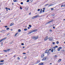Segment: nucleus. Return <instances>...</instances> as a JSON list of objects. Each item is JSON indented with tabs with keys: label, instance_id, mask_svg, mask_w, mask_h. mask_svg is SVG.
Listing matches in <instances>:
<instances>
[{
	"label": "nucleus",
	"instance_id": "f257e3e1",
	"mask_svg": "<svg viewBox=\"0 0 65 65\" xmlns=\"http://www.w3.org/2000/svg\"><path fill=\"white\" fill-rule=\"evenodd\" d=\"M37 31V29H35L34 30H32L31 31L29 32L28 33L29 34H31V33H33V32H36V31Z\"/></svg>",
	"mask_w": 65,
	"mask_h": 65
},
{
	"label": "nucleus",
	"instance_id": "f03ea898",
	"mask_svg": "<svg viewBox=\"0 0 65 65\" xmlns=\"http://www.w3.org/2000/svg\"><path fill=\"white\" fill-rule=\"evenodd\" d=\"M39 17V15H36L35 16L33 17L32 18V19H35V18H38V17Z\"/></svg>",
	"mask_w": 65,
	"mask_h": 65
},
{
	"label": "nucleus",
	"instance_id": "7ed1b4c3",
	"mask_svg": "<svg viewBox=\"0 0 65 65\" xmlns=\"http://www.w3.org/2000/svg\"><path fill=\"white\" fill-rule=\"evenodd\" d=\"M53 21V20H52V21H50L47 22L46 24H50V23H51V22H52Z\"/></svg>",
	"mask_w": 65,
	"mask_h": 65
},
{
	"label": "nucleus",
	"instance_id": "20e7f679",
	"mask_svg": "<svg viewBox=\"0 0 65 65\" xmlns=\"http://www.w3.org/2000/svg\"><path fill=\"white\" fill-rule=\"evenodd\" d=\"M6 31V30H3L1 31V32L2 33H4Z\"/></svg>",
	"mask_w": 65,
	"mask_h": 65
},
{
	"label": "nucleus",
	"instance_id": "39448f33",
	"mask_svg": "<svg viewBox=\"0 0 65 65\" xmlns=\"http://www.w3.org/2000/svg\"><path fill=\"white\" fill-rule=\"evenodd\" d=\"M49 39L50 40H53V38L52 37H50L49 38Z\"/></svg>",
	"mask_w": 65,
	"mask_h": 65
},
{
	"label": "nucleus",
	"instance_id": "423d86ee",
	"mask_svg": "<svg viewBox=\"0 0 65 65\" xmlns=\"http://www.w3.org/2000/svg\"><path fill=\"white\" fill-rule=\"evenodd\" d=\"M47 39H48V37H46L44 39V40H45V41H46V40H47Z\"/></svg>",
	"mask_w": 65,
	"mask_h": 65
},
{
	"label": "nucleus",
	"instance_id": "0eeeda50",
	"mask_svg": "<svg viewBox=\"0 0 65 65\" xmlns=\"http://www.w3.org/2000/svg\"><path fill=\"white\" fill-rule=\"evenodd\" d=\"M46 59V58L44 57L42 59V61H45Z\"/></svg>",
	"mask_w": 65,
	"mask_h": 65
},
{
	"label": "nucleus",
	"instance_id": "6e6552de",
	"mask_svg": "<svg viewBox=\"0 0 65 65\" xmlns=\"http://www.w3.org/2000/svg\"><path fill=\"white\" fill-rule=\"evenodd\" d=\"M44 57V54H43L41 56V58H43Z\"/></svg>",
	"mask_w": 65,
	"mask_h": 65
},
{
	"label": "nucleus",
	"instance_id": "1a4fd4ad",
	"mask_svg": "<svg viewBox=\"0 0 65 65\" xmlns=\"http://www.w3.org/2000/svg\"><path fill=\"white\" fill-rule=\"evenodd\" d=\"M49 52V51L48 50H46L45 52V53H47Z\"/></svg>",
	"mask_w": 65,
	"mask_h": 65
},
{
	"label": "nucleus",
	"instance_id": "9d476101",
	"mask_svg": "<svg viewBox=\"0 0 65 65\" xmlns=\"http://www.w3.org/2000/svg\"><path fill=\"white\" fill-rule=\"evenodd\" d=\"M5 39H6V38H5L3 39H2L1 40V41L2 42V41H3V40H5Z\"/></svg>",
	"mask_w": 65,
	"mask_h": 65
},
{
	"label": "nucleus",
	"instance_id": "9b49d317",
	"mask_svg": "<svg viewBox=\"0 0 65 65\" xmlns=\"http://www.w3.org/2000/svg\"><path fill=\"white\" fill-rule=\"evenodd\" d=\"M5 39H6V38H5L3 39H2L1 40V41L2 42V41H3V40H5Z\"/></svg>",
	"mask_w": 65,
	"mask_h": 65
},
{
	"label": "nucleus",
	"instance_id": "f8f14e48",
	"mask_svg": "<svg viewBox=\"0 0 65 65\" xmlns=\"http://www.w3.org/2000/svg\"><path fill=\"white\" fill-rule=\"evenodd\" d=\"M42 9H41L40 11L39 12V13H42Z\"/></svg>",
	"mask_w": 65,
	"mask_h": 65
},
{
	"label": "nucleus",
	"instance_id": "ddd939ff",
	"mask_svg": "<svg viewBox=\"0 0 65 65\" xmlns=\"http://www.w3.org/2000/svg\"><path fill=\"white\" fill-rule=\"evenodd\" d=\"M38 36L35 37V39L36 40V39H38Z\"/></svg>",
	"mask_w": 65,
	"mask_h": 65
},
{
	"label": "nucleus",
	"instance_id": "4468645a",
	"mask_svg": "<svg viewBox=\"0 0 65 65\" xmlns=\"http://www.w3.org/2000/svg\"><path fill=\"white\" fill-rule=\"evenodd\" d=\"M61 60L62 59H59V60L58 61V62H61Z\"/></svg>",
	"mask_w": 65,
	"mask_h": 65
},
{
	"label": "nucleus",
	"instance_id": "2eb2a0df",
	"mask_svg": "<svg viewBox=\"0 0 65 65\" xmlns=\"http://www.w3.org/2000/svg\"><path fill=\"white\" fill-rule=\"evenodd\" d=\"M54 4L52 5V4H50L48 6V7H50V6H52L53 5H54Z\"/></svg>",
	"mask_w": 65,
	"mask_h": 65
},
{
	"label": "nucleus",
	"instance_id": "dca6fc26",
	"mask_svg": "<svg viewBox=\"0 0 65 65\" xmlns=\"http://www.w3.org/2000/svg\"><path fill=\"white\" fill-rule=\"evenodd\" d=\"M65 7V4L61 5V7Z\"/></svg>",
	"mask_w": 65,
	"mask_h": 65
},
{
	"label": "nucleus",
	"instance_id": "f3484780",
	"mask_svg": "<svg viewBox=\"0 0 65 65\" xmlns=\"http://www.w3.org/2000/svg\"><path fill=\"white\" fill-rule=\"evenodd\" d=\"M51 49L52 50L51 51V52H53V51H55L54 49H53V48H51Z\"/></svg>",
	"mask_w": 65,
	"mask_h": 65
},
{
	"label": "nucleus",
	"instance_id": "a211bd4d",
	"mask_svg": "<svg viewBox=\"0 0 65 65\" xmlns=\"http://www.w3.org/2000/svg\"><path fill=\"white\" fill-rule=\"evenodd\" d=\"M52 48H53V50H54H54H55V48H56V47H52Z\"/></svg>",
	"mask_w": 65,
	"mask_h": 65
},
{
	"label": "nucleus",
	"instance_id": "6ab92c4d",
	"mask_svg": "<svg viewBox=\"0 0 65 65\" xmlns=\"http://www.w3.org/2000/svg\"><path fill=\"white\" fill-rule=\"evenodd\" d=\"M18 31L19 32H20L21 31V30L20 29H19L18 30Z\"/></svg>",
	"mask_w": 65,
	"mask_h": 65
},
{
	"label": "nucleus",
	"instance_id": "aec40b11",
	"mask_svg": "<svg viewBox=\"0 0 65 65\" xmlns=\"http://www.w3.org/2000/svg\"><path fill=\"white\" fill-rule=\"evenodd\" d=\"M4 60H1L0 61V62H4Z\"/></svg>",
	"mask_w": 65,
	"mask_h": 65
},
{
	"label": "nucleus",
	"instance_id": "412c9836",
	"mask_svg": "<svg viewBox=\"0 0 65 65\" xmlns=\"http://www.w3.org/2000/svg\"><path fill=\"white\" fill-rule=\"evenodd\" d=\"M57 50H58V52H59V51H60V50L59 48L57 49Z\"/></svg>",
	"mask_w": 65,
	"mask_h": 65
},
{
	"label": "nucleus",
	"instance_id": "4be33fe9",
	"mask_svg": "<svg viewBox=\"0 0 65 65\" xmlns=\"http://www.w3.org/2000/svg\"><path fill=\"white\" fill-rule=\"evenodd\" d=\"M9 28L8 27L6 28L7 30H9Z\"/></svg>",
	"mask_w": 65,
	"mask_h": 65
},
{
	"label": "nucleus",
	"instance_id": "5701e85b",
	"mask_svg": "<svg viewBox=\"0 0 65 65\" xmlns=\"http://www.w3.org/2000/svg\"><path fill=\"white\" fill-rule=\"evenodd\" d=\"M10 49H7V51H10Z\"/></svg>",
	"mask_w": 65,
	"mask_h": 65
},
{
	"label": "nucleus",
	"instance_id": "b1692460",
	"mask_svg": "<svg viewBox=\"0 0 65 65\" xmlns=\"http://www.w3.org/2000/svg\"><path fill=\"white\" fill-rule=\"evenodd\" d=\"M48 5H49L48 4H46L45 5V6H46Z\"/></svg>",
	"mask_w": 65,
	"mask_h": 65
},
{
	"label": "nucleus",
	"instance_id": "393cba45",
	"mask_svg": "<svg viewBox=\"0 0 65 65\" xmlns=\"http://www.w3.org/2000/svg\"><path fill=\"white\" fill-rule=\"evenodd\" d=\"M13 1H14V2H17V0H13Z\"/></svg>",
	"mask_w": 65,
	"mask_h": 65
},
{
	"label": "nucleus",
	"instance_id": "a878e982",
	"mask_svg": "<svg viewBox=\"0 0 65 65\" xmlns=\"http://www.w3.org/2000/svg\"><path fill=\"white\" fill-rule=\"evenodd\" d=\"M29 27H30V28L31 27H32V26H31V25H29Z\"/></svg>",
	"mask_w": 65,
	"mask_h": 65
},
{
	"label": "nucleus",
	"instance_id": "bb28decb",
	"mask_svg": "<svg viewBox=\"0 0 65 65\" xmlns=\"http://www.w3.org/2000/svg\"><path fill=\"white\" fill-rule=\"evenodd\" d=\"M35 37L34 36V37H33L32 38H33L34 39H35Z\"/></svg>",
	"mask_w": 65,
	"mask_h": 65
},
{
	"label": "nucleus",
	"instance_id": "cd10ccee",
	"mask_svg": "<svg viewBox=\"0 0 65 65\" xmlns=\"http://www.w3.org/2000/svg\"><path fill=\"white\" fill-rule=\"evenodd\" d=\"M27 28H25L24 29V31H27Z\"/></svg>",
	"mask_w": 65,
	"mask_h": 65
},
{
	"label": "nucleus",
	"instance_id": "c85d7f7f",
	"mask_svg": "<svg viewBox=\"0 0 65 65\" xmlns=\"http://www.w3.org/2000/svg\"><path fill=\"white\" fill-rule=\"evenodd\" d=\"M25 9L26 10H28V8L26 7V8H25Z\"/></svg>",
	"mask_w": 65,
	"mask_h": 65
},
{
	"label": "nucleus",
	"instance_id": "c756f323",
	"mask_svg": "<svg viewBox=\"0 0 65 65\" xmlns=\"http://www.w3.org/2000/svg\"><path fill=\"white\" fill-rule=\"evenodd\" d=\"M40 62V61L39 60H38L37 61V63H39Z\"/></svg>",
	"mask_w": 65,
	"mask_h": 65
},
{
	"label": "nucleus",
	"instance_id": "7c9ffc66",
	"mask_svg": "<svg viewBox=\"0 0 65 65\" xmlns=\"http://www.w3.org/2000/svg\"><path fill=\"white\" fill-rule=\"evenodd\" d=\"M55 43H56L54 42H52L53 44H55Z\"/></svg>",
	"mask_w": 65,
	"mask_h": 65
},
{
	"label": "nucleus",
	"instance_id": "2f4dec72",
	"mask_svg": "<svg viewBox=\"0 0 65 65\" xmlns=\"http://www.w3.org/2000/svg\"><path fill=\"white\" fill-rule=\"evenodd\" d=\"M59 43V41H57L56 42V43L57 44H58Z\"/></svg>",
	"mask_w": 65,
	"mask_h": 65
},
{
	"label": "nucleus",
	"instance_id": "473e14b6",
	"mask_svg": "<svg viewBox=\"0 0 65 65\" xmlns=\"http://www.w3.org/2000/svg\"><path fill=\"white\" fill-rule=\"evenodd\" d=\"M59 49H61L62 48L61 47H59Z\"/></svg>",
	"mask_w": 65,
	"mask_h": 65
},
{
	"label": "nucleus",
	"instance_id": "72a5a7b5",
	"mask_svg": "<svg viewBox=\"0 0 65 65\" xmlns=\"http://www.w3.org/2000/svg\"><path fill=\"white\" fill-rule=\"evenodd\" d=\"M29 1H29V0H27V2H29Z\"/></svg>",
	"mask_w": 65,
	"mask_h": 65
},
{
	"label": "nucleus",
	"instance_id": "f704fd0d",
	"mask_svg": "<svg viewBox=\"0 0 65 65\" xmlns=\"http://www.w3.org/2000/svg\"><path fill=\"white\" fill-rule=\"evenodd\" d=\"M51 9L52 10H54V8H51Z\"/></svg>",
	"mask_w": 65,
	"mask_h": 65
},
{
	"label": "nucleus",
	"instance_id": "c9c22d12",
	"mask_svg": "<svg viewBox=\"0 0 65 65\" xmlns=\"http://www.w3.org/2000/svg\"><path fill=\"white\" fill-rule=\"evenodd\" d=\"M21 45H24V43H22Z\"/></svg>",
	"mask_w": 65,
	"mask_h": 65
},
{
	"label": "nucleus",
	"instance_id": "e433bc0d",
	"mask_svg": "<svg viewBox=\"0 0 65 65\" xmlns=\"http://www.w3.org/2000/svg\"><path fill=\"white\" fill-rule=\"evenodd\" d=\"M55 58H57V56L56 55H55Z\"/></svg>",
	"mask_w": 65,
	"mask_h": 65
},
{
	"label": "nucleus",
	"instance_id": "4c0bfd02",
	"mask_svg": "<svg viewBox=\"0 0 65 65\" xmlns=\"http://www.w3.org/2000/svg\"><path fill=\"white\" fill-rule=\"evenodd\" d=\"M4 51L5 52H7V50H4Z\"/></svg>",
	"mask_w": 65,
	"mask_h": 65
},
{
	"label": "nucleus",
	"instance_id": "58836bf2",
	"mask_svg": "<svg viewBox=\"0 0 65 65\" xmlns=\"http://www.w3.org/2000/svg\"><path fill=\"white\" fill-rule=\"evenodd\" d=\"M20 58L19 57H18V60H20Z\"/></svg>",
	"mask_w": 65,
	"mask_h": 65
},
{
	"label": "nucleus",
	"instance_id": "ea45409f",
	"mask_svg": "<svg viewBox=\"0 0 65 65\" xmlns=\"http://www.w3.org/2000/svg\"><path fill=\"white\" fill-rule=\"evenodd\" d=\"M40 9H38V11H40Z\"/></svg>",
	"mask_w": 65,
	"mask_h": 65
},
{
	"label": "nucleus",
	"instance_id": "a19ab883",
	"mask_svg": "<svg viewBox=\"0 0 65 65\" xmlns=\"http://www.w3.org/2000/svg\"><path fill=\"white\" fill-rule=\"evenodd\" d=\"M18 34V33H16L15 34V36H17V35Z\"/></svg>",
	"mask_w": 65,
	"mask_h": 65
},
{
	"label": "nucleus",
	"instance_id": "79ce46f5",
	"mask_svg": "<svg viewBox=\"0 0 65 65\" xmlns=\"http://www.w3.org/2000/svg\"><path fill=\"white\" fill-rule=\"evenodd\" d=\"M3 64L1 63H0V65H3Z\"/></svg>",
	"mask_w": 65,
	"mask_h": 65
},
{
	"label": "nucleus",
	"instance_id": "37998d69",
	"mask_svg": "<svg viewBox=\"0 0 65 65\" xmlns=\"http://www.w3.org/2000/svg\"><path fill=\"white\" fill-rule=\"evenodd\" d=\"M43 10H45V8H43Z\"/></svg>",
	"mask_w": 65,
	"mask_h": 65
},
{
	"label": "nucleus",
	"instance_id": "c03bdc74",
	"mask_svg": "<svg viewBox=\"0 0 65 65\" xmlns=\"http://www.w3.org/2000/svg\"><path fill=\"white\" fill-rule=\"evenodd\" d=\"M4 27H5V28H7L8 26H4Z\"/></svg>",
	"mask_w": 65,
	"mask_h": 65
},
{
	"label": "nucleus",
	"instance_id": "a18cd8bd",
	"mask_svg": "<svg viewBox=\"0 0 65 65\" xmlns=\"http://www.w3.org/2000/svg\"><path fill=\"white\" fill-rule=\"evenodd\" d=\"M12 25H13V24H12V23H11V24L10 25V26H12Z\"/></svg>",
	"mask_w": 65,
	"mask_h": 65
},
{
	"label": "nucleus",
	"instance_id": "49530a36",
	"mask_svg": "<svg viewBox=\"0 0 65 65\" xmlns=\"http://www.w3.org/2000/svg\"><path fill=\"white\" fill-rule=\"evenodd\" d=\"M50 32H52V29H50Z\"/></svg>",
	"mask_w": 65,
	"mask_h": 65
},
{
	"label": "nucleus",
	"instance_id": "de8ad7c7",
	"mask_svg": "<svg viewBox=\"0 0 65 65\" xmlns=\"http://www.w3.org/2000/svg\"><path fill=\"white\" fill-rule=\"evenodd\" d=\"M21 4H23V2H21Z\"/></svg>",
	"mask_w": 65,
	"mask_h": 65
},
{
	"label": "nucleus",
	"instance_id": "09e8293b",
	"mask_svg": "<svg viewBox=\"0 0 65 65\" xmlns=\"http://www.w3.org/2000/svg\"><path fill=\"white\" fill-rule=\"evenodd\" d=\"M20 9H22V8H21V7H20Z\"/></svg>",
	"mask_w": 65,
	"mask_h": 65
},
{
	"label": "nucleus",
	"instance_id": "8fccbe9b",
	"mask_svg": "<svg viewBox=\"0 0 65 65\" xmlns=\"http://www.w3.org/2000/svg\"><path fill=\"white\" fill-rule=\"evenodd\" d=\"M45 11H44V10H42V12H44Z\"/></svg>",
	"mask_w": 65,
	"mask_h": 65
},
{
	"label": "nucleus",
	"instance_id": "3c124183",
	"mask_svg": "<svg viewBox=\"0 0 65 65\" xmlns=\"http://www.w3.org/2000/svg\"><path fill=\"white\" fill-rule=\"evenodd\" d=\"M27 58L26 57H24V59H26V58Z\"/></svg>",
	"mask_w": 65,
	"mask_h": 65
},
{
	"label": "nucleus",
	"instance_id": "603ef678",
	"mask_svg": "<svg viewBox=\"0 0 65 65\" xmlns=\"http://www.w3.org/2000/svg\"><path fill=\"white\" fill-rule=\"evenodd\" d=\"M16 56L15 55H14L13 56V57H15Z\"/></svg>",
	"mask_w": 65,
	"mask_h": 65
},
{
	"label": "nucleus",
	"instance_id": "864d4df0",
	"mask_svg": "<svg viewBox=\"0 0 65 65\" xmlns=\"http://www.w3.org/2000/svg\"><path fill=\"white\" fill-rule=\"evenodd\" d=\"M53 29H55V27L54 26L53 27Z\"/></svg>",
	"mask_w": 65,
	"mask_h": 65
},
{
	"label": "nucleus",
	"instance_id": "5fc2aeb1",
	"mask_svg": "<svg viewBox=\"0 0 65 65\" xmlns=\"http://www.w3.org/2000/svg\"><path fill=\"white\" fill-rule=\"evenodd\" d=\"M6 9H8V8H7V7H6Z\"/></svg>",
	"mask_w": 65,
	"mask_h": 65
},
{
	"label": "nucleus",
	"instance_id": "6e6d98bb",
	"mask_svg": "<svg viewBox=\"0 0 65 65\" xmlns=\"http://www.w3.org/2000/svg\"><path fill=\"white\" fill-rule=\"evenodd\" d=\"M55 47H58V46H56Z\"/></svg>",
	"mask_w": 65,
	"mask_h": 65
},
{
	"label": "nucleus",
	"instance_id": "4d7b16f0",
	"mask_svg": "<svg viewBox=\"0 0 65 65\" xmlns=\"http://www.w3.org/2000/svg\"><path fill=\"white\" fill-rule=\"evenodd\" d=\"M28 29H30V27H28Z\"/></svg>",
	"mask_w": 65,
	"mask_h": 65
},
{
	"label": "nucleus",
	"instance_id": "13d9d810",
	"mask_svg": "<svg viewBox=\"0 0 65 65\" xmlns=\"http://www.w3.org/2000/svg\"><path fill=\"white\" fill-rule=\"evenodd\" d=\"M8 10H10V9L9 8H8Z\"/></svg>",
	"mask_w": 65,
	"mask_h": 65
},
{
	"label": "nucleus",
	"instance_id": "bf43d9fd",
	"mask_svg": "<svg viewBox=\"0 0 65 65\" xmlns=\"http://www.w3.org/2000/svg\"><path fill=\"white\" fill-rule=\"evenodd\" d=\"M31 14V12L29 13V14Z\"/></svg>",
	"mask_w": 65,
	"mask_h": 65
},
{
	"label": "nucleus",
	"instance_id": "052dcab7",
	"mask_svg": "<svg viewBox=\"0 0 65 65\" xmlns=\"http://www.w3.org/2000/svg\"><path fill=\"white\" fill-rule=\"evenodd\" d=\"M1 44H2H2H3V43L2 42V43H1Z\"/></svg>",
	"mask_w": 65,
	"mask_h": 65
},
{
	"label": "nucleus",
	"instance_id": "680f3d73",
	"mask_svg": "<svg viewBox=\"0 0 65 65\" xmlns=\"http://www.w3.org/2000/svg\"><path fill=\"white\" fill-rule=\"evenodd\" d=\"M23 54H26V53H23Z\"/></svg>",
	"mask_w": 65,
	"mask_h": 65
},
{
	"label": "nucleus",
	"instance_id": "e2e57ef3",
	"mask_svg": "<svg viewBox=\"0 0 65 65\" xmlns=\"http://www.w3.org/2000/svg\"><path fill=\"white\" fill-rule=\"evenodd\" d=\"M49 51H51V49H49Z\"/></svg>",
	"mask_w": 65,
	"mask_h": 65
},
{
	"label": "nucleus",
	"instance_id": "0e129e2a",
	"mask_svg": "<svg viewBox=\"0 0 65 65\" xmlns=\"http://www.w3.org/2000/svg\"><path fill=\"white\" fill-rule=\"evenodd\" d=\"M25 48V47H23V48Z\"/></svg>",
	"mask_w": 65,
	"mask_h": 65
},
{
	"label": "nucleus",
	"instance_id": "69168bd1",
	"mask_svg": "<svg viewBox=\"0 0 65 65\" xmlns=\"http://www.w3.org/2000/svg\"><path fill=\"white\" fill-rule=\"evenodd\" d=\"M12 24L13 25V23H12Z\"/></svg>",
	"mask_w": 65,
	"mask_h": 65
},
{
	"label": "nucleus",
	"instance_id": "338daca9",
	"mask_svg": "<svg viewBox=\"0 0 65 65\" xmlns=\"http://www.w3.org/2000/svg\"><path fill=\"white\" fill-rule=\"evenodd\" d=\"M50 64L51 65V64H52V63H50Z\"/></svg>",
	"mask_w": 65,
	"mask_h": 65
},
{
	"label": "nucleus",
	"instance_id": "774afa93",
	"mask_svg": "<svg viewBox=\"0 0 65 65\" xmlns=\"http://www.w3.org/2000/svg\"><path fill=\"white\" fill-rule=\"evenodd\" d=\"M1 40L0 41V42H1Z\"/></svg>",
	"mask_w": 65,
	"mask_h": 65
}]
</instances>
